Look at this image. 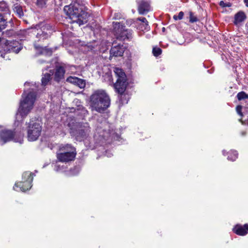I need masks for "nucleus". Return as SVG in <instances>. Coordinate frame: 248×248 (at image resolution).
Masks as SVG:
<instances>
[{
    "mask_svg": "<svg viewBox=\"0 0 248 248\" xmlns=\"http://www.w3.org/2000/svg\"><path fill=\"white\" fill-rule=\"evenodd\" d=\"M239 121L240 122H242L241 119H239Z\"/></svg>",
    "mask_w": 248,
    "mask_h": 248,
    "instance_id": "42",
    "label": "nucleus"
},
{
    "mask_svg": "<svg viewBox=\"0 0 248 248\" xmlns=\"http://www.w3.org/2000/svg\"><path fill=\"white\" fill-rule=\"evenodd\" d=\"M32 32L35 34L38 41L48 38L54 31V28L49 24L41 23L31 28Z\"/></svg>",
    "mask_w": 248,
    "mask_h": 248,
    "instance_id": "6",
    "label": "nucleus"
},
{
    "mask_svg": "<svg viewBox=\"0 0 248 248\" xmlns=\"http://www.w3.org/2000/svg\"><path fill=\"white\" fill-rule=\"evenodd\" d=\"M5 51L7 52H14L18 53L22 49V47L17 41H6L5 43Z\"/></svg>",
    "mask_w": 248,
    "mask_h": 248,
    "instance_id": "12",
    "label": "nucleus"
},
{
    "mask_svg": "<svg viewBox=\"0 0 248 248\" xmlns=\"http://www.w3.org/2000/svg\"><path fill=\"white\" fill-rule=\"evenodd\" d=\"M189 22L190 23H194L198 21L197 17L195 16L192 12H189Z\"/></svg>",
    "mask_w": 248,
    "mask_h": 248,
    "instance_id": "26",
    "label": "nucleus"
},
{
    "mask_svg": "<svg viewBox=\"0 0 248 248\" xmlns=\"http://www.w3.org/2000/svg\"><path fill=\"white\" fill-rule=\"evenodd\" d=\"M108 157H110V156H111V155H108Z\"/></svg>",
    "mask_w": 248,
    "mask_h": 248,
    "instance_id": "44",
    "label": "nucleus"
},
{
    "mask_svg": "<svg viewBox=\"0 0 248 248\" xmlns=\"http://www.w3.org/2000/svg\"><path fill=\"white\" fill-rule=\"evenodd\" d=\"M53 75V72L51 70L49 73L43 75L41 85L39 83L37 84L36 83L26 82L24 84L26 91L24 93H37L38 92L43 91L45 87L50 83Z\"/></svg>",
    "mask_w": 248,
    "mask_h": 248,
    "instance_id": "3",
    "label": "nucleus"
},
{
    "mask_svg": "<svg viewBox=\"0 0 248 248\" xmlns=\"http://www.w3.org/2000/svg\"><path fill=\"white\" fill-rule=\"evenodd\" d=\"M228 153V159L229 160L234 161L238 157V153L236 151L231 150Z\"/></svg>",
    "mask_w": 248,
    "mask_h": 248,
    "instance_id": "23",
    "label": "nucleus"
},
{
    "mask_svg": "<svg viewBox=\"0 0 248 248\" xmlns=\"http://www.w3.org/2000/svg\"><path fill=\"white\" fill-rule=\"evenodd\" d=\"M71 132L74 134V132L73 131H71Z\"/></svg>",
    "mask_w": 248,
    "mask_h": 248,
    "instance_id": "45",
    "label": "nucleus"
},
{
    "mask_svg": "<svg viewBox=\"0 0 248 248\" xmlns=\"http://www.w3.org/2000/svg\"><path fill=\"white\" fill-rule=\"evenodd\" d=\"M66 81L72 83L82 89L85 87V81L76 77L70 76L66 79Z\"/></svg>",
    "mask_w": 248,
    "mask_h": 248,
    "instance_id": "16",
    "label": "nucleus"
},
{
    "mask_svg": "<svg viewBox=\"0 0 248 248\" xmlns=\"http://www.w3.org/2000/svg\"><path fill=\"white\" fill-rule=\"evenodd\" d=\"M219 5L222 7H229L231 6V4L230 2H225L221 0L219 2Z\"/></svg>",
    "mask_w": 248,
    "mask_h": 248,
    "instance_id": "30",
    "label": "nucleus"
},
{
    "mask_svg": "<svg viewBox=\"0 0 248 248\" xmlns=\"http://www.w3.org/2000/svg\"><path fill=\"white\" fill-rule=\"evenodd\" d=\"M114 32L117 39L121 41H130L133 38V31L131 30L126 29L125 27L120 22H113Z\"/></svg>",
    "mask_w": 248,
    "mask_h": 248,
    "instance_id": "10",
    "label": "nucleus"
},
{
    "mask_svg": "<svg viewBox=\"0 0 248 248\" xmlns=\"http://www.w3.org/2000/svg\"><path fill=\"white\" fill-rule=\"evenodd\" d=\"M7 22L4 19L3 15L0 13V31L4 30L7 26Z\"/></svg>",
    "mask_w": 248,
    "mask_h": 248,
    "instance_id": "24",
    "label": "nucleus"
},
{
    "mask_svg": "<svg viewBox=\"0 0 248 248\" xmlns=\"http://www.w3.org/2000/svg\"><path fill=\"white\" fill-rule=\"evenodd\" d=\"M23 134H17L5 128L0 130V142L1 145L11 140L22 143L23 141Z\"/></svg>",
    "mask_w": 248,
    "mask_h": 248,
    "instance_id": "8",
    "label": "nucleus"
},
{
    "mask_svg": "<svg viewBox=\"0 0 248 248\" xmlns=\"http://www.w3.org/2000/svg\"><path fill=\"white\" fill-rule=\"evenodd\" d=\"M42 131V126L38 120H31L27 127V139L30 141L36 140L40 137Z\"/></svg>",
    "mask_w": 248,
    "mask_h": 248,
    "instance_id": "7",
    "label": "nucleus"
},
{
    "mask_svg": "<svg viewBox=\"0 0 248 248\" xmlns=\"http://www.w3.org/2000/svg\"><path fill=\"white\" fill-rule=\"evenodd\" d=\"M8 52H7L6 51H5V49H4V52H1V51H0V56L4 58V59H5L6 58V54L8 53Z\"/></svg>",
    "mask_w": 248,
    "mask_h": 248,
    "instance_id": "35",
    "label": "nucleus"
},
{
    "mask_svg": "<svg viewBox=\"0 0 248 248\" xmlns=\"http://www.w3.org/2000/svg\"><path fill=\"white\" fill-rule=\"evenodd\" d=\"M54 170L56 171H61L63 170L62 167H60V165L59 164L58 162H56L54 166Z\"/></svg>",
    "mask_w": 248,
    "mask_h": 248,
    "instance_id": "34",
    "label": "nucleus"
},
{
    "mask_svg": "<svg viewBox=\"0 0 248 248\" xmlns=\"http://www.w3.org/2000/svg\"><path fill=\"white\" fill-rule=\"evenodd\" d=\"M36 99L35 94H23L20 100L18 112L16 114V121L22 122L31 112Z\"/></svg>",
    "mask_w": 248,
    "mask_h": 248,
    "instance_id": "2",
    "label": "nucleus"
},
{
    "mask_svg": "<svg viewBox=\"0 0 248 248\" xmlns=\"http://www.w3.org/2000/svg\"><path fill=\"white\" fill-rule=\"evenodd\" d=\"M246 18V16L245 14L242 11L238 12L235 14L234 16V23L235 25H237L243 21H244Z\"/></svg>",
    "mask_w": 248,
    "mask_h": 248,
    "instance_id": "20",
    "label": "nucleus"
},
{
    "mask_svg": "<svg viewBox=\"0 0 248 248\" xmlns=\"http://www.w3.org/2000/svg\"><path fill=\"white\" fill-rule=\"evenodd\" d=\"M141 27H143V24L142 23H141L140 25L137 27V28L139 29V28H141Z\"/></svg>",
    "mask_w": 248,
    "mask_h": 248,
    "instance_id": "37",
    "label": "nucleus"
},
{
    "mask_svg": "<svg viewBox=\"0 0 248 248\" xmlns=\"http://www.w3.org/2000/svg\"><path fill=\"white\" fill-rule=\"evenodd\" d=\"M34 46L35 49L39 52V54H46L51 53V51L46 47H42L35 44Z\"/></svg>",
    "mask_w": 248,
    "mask_h": 248,
    "instance_id": "22",
    "label": "nucleus"
},
{
    "mask_svg": "<svg viewBox=\"0 0 248 248\" xmlns=\"http://www.w3.org/2000/svg\"><path fill=\"white\" fill-rule=\"evenodd\" d=\"M244 1L246 3V5L247 7H248V0H244Z\"/></svg>",
    "mask_w": 248,
    "mask_h": 248,
    "instance_id": "36",
    "label": "nucleus"
},
{
    "mask_svg": "<svg viewBox=\"0 0 248 248\" xmlns=\"http://www.w3.org/2000/svg\"><path fill=\"white\" fill-rule=\"evenodd\" d=\"M85 9L84 5L75 1L69 5L65 6L64 11L72 20V22H76L81 26L88 21L89 16Z\"/></svg>",
    "mask_w": 248,
    "mask_h": 248,
    "instance_id": "1",
    "label": "nucleus"
},
{
    "mask_svg": "<svg viewBox=\"0 0 248 248\" xmlns=\"http://www.w3.org/2000/svg\"><path fill=\"white\" fill-rule=\"evenodd\" d=\"M233 231L237 235L241 236L245 235L248 232V224H246L243 226L236 225L233 228Z\"/></svg>",
    "mask_w": 248,
    "mask_h": 248,
    "instance_id": "17",
    "label": "nucleus"
},
{
    "mask_svg": "<svg viewBox=\"0 0 248 248\" xmlns=\"http://www.w3.org/2000/svg\"><path fill=\"white\" fill-rule=\"evenodd\" d=\"M242 107L240 105H238L236 108V111L237 114L242 118L243 116V113L242 112Z\"/></svg>",
    "mask_w": 248,
    "mask_h": 248,
    "instance_id": "31",
    "label": "nucleus"
},
{
    "mask_svg": "<svg viewBox=\"0 0 248 248\" xmlns=\"http://www.w3.org/2000/svg\"><path fill=\"white\" fill-rule=\"evenodd\" d=\"M94 93H99L98 92H95Z\"/></svg>",
    "mask_w": 248,
    "mask_h": 248,
    "instance_id": "43",
    "label": "nucleus"
},
{
    "mask_svg": "<svg viewBox=\"0 0 248 248\" xmlns=\"http://www.w3.org/2000/svg\"><path fill=\"white\" fill-rule=\"evenodd\" d=\"M239 93H245L243 91H242V92H239Z\"/></svg>",
    "mask_w": 248,
    "mask_h": 248,
    "instance_id": "40",
    "label": "nucleus"
},
{
    "mask_svg": "<svg viewBox=\"0 0 248 248\" xmlns=\"http://www.w3.org/2000/svg\"><path fill=\"white\" fill-rule=\"evenodd\" d=\"M129 94H118V100L116 101L119 107L128 103L129 100Z\"/></svg>",
    "mask_w": 248,
    "mask_h": 248,
    "instance_id": "19",
    "label": "nucleus"
},
{
    "mask_svg": "<svg viewBox=\"0 0 248 248\" xmlns=\"http://www.w3.org/2000/svg\"><path fill=\"white\" fill-rule=\"evenodd\" d=\"M1 128V126H0V128Z\"/></svg>",
    "mask_w": 248,
    "mask_h": 248,
    "instance_id": "46",
    "label": "nucleus"
},
{
    "mask_svg": "<svg viewBox=\"0 0 248 248\" xmlns=\"http://www.w3.org/2000/svg\"><path fill=\"white\" fill-rule=\"evenodd\" d=\"M14 10L19 17H21L23 16V10L21 6L18 5H15Z\"/></svg>",
    "mask_w": 248,
    "mask_h": 248,
    "instance_id": "25",
    "label": "nucleus"
},
{
    "mask_svg": "<svg viewBox=\"0 0 248 248\" xmlns=\"http://www.w3.org/2000/svg\"><path fill=\"white\" fill-rule=\"evenodd\" d=\"M137 3L138 11L140 15H145L150 11V3L148 0H139Z\"/></svg>",
    "mask_w": 248,
    "mask_h": 248,
    "instance_id": "13",
    "label": "nucleus"
},
{
    "mask_svg": "<svg viewBox=\"0 0 248 248\" xmlns=\"http://www.w3.org/2000/svg\"><path fill=\"white\" fill-rule=\"evenodd\" d=\"M91 101L93 109L99 112H103L110 105V99L107 94H93Z\"/></svg>",
    "mask_w": 248,
    "mask_h": 248,
    "instance_id": "4",
    "label": "nucleus"
},
{
    "mask_svg": "<svg viewBox=\"0 0 248 248\" xmlns=\"http://www.w3.org/2000/svg\"><path fill=\"white\" fill-rule=\"evenodd\" d=\"M32 180V174L29 171L25 172L22 174V181L16 183L13 189L16 191H26L31 188Z\"/></svg>",
    "mask_w": 248,
    "mask_h": 248,
    "instance_id": "11",
    "label": "nucleus"
},
{
    "mask_svg": "<svg viewBox=\"0 0 248 248\" xmlns=\"http://www.w3.org/2000/svg\"><path fill=\"white\" fill-rule=\"evenodd\" d=\"M90 131L89 124H84L83 126L80 127L78 132L75 134L77 140L79 141L84 140L89 135Z\"/></svg>",
    "mask_w": 248,
    "mask_h": 248,
    "instance_id": "14",
    "label": "nucleus"
},
{
    "mask_svg": "<svg viewBox=\"0 0 248 248\" xmlns=\"http://www.w3.org/2000/svg\"><path fill=\"white\" fill-rule=\"evenodd\" d=\"M46 0H37V4L38 6L42 7L46 3Z\"/></svg>",
    "mask_w": 248,
    "mask_h": 248,
    "instance_id": "33",
    "label": "nucleus"
},
{
    "mask_svg": "<svg viewBox=\"0 0 248 248\" xmlns=\"http://www.w3.org/2000/svg\"><path fill=\"white\" fill-rule=\"evenodd\" d=\"M137 20H139L141 22V23L143 24V27H141V28H139V30L141 31L144 30H148L150 28V27L148 25V22L145 17H139L137 19Z\"/></svg>",
    "mask_w": 248,
    "mask_h": 248,
    "instance_id": "21",
    "label": "nucleus"
},
{
    "mask_svg": "<svg viewBox=\"0 0 248 248\" xmlns=\"http://www.w3.org/2000/svg\"><path fill=\"white\" fill-rule=\"evenodd\" d=\"M45 62V61H43V60H39V62L40 63H42Z\"/></svg>",
    "mask_w": 248,
    "mask_h": 248,
    "instance_id": "38",
    "label": "nucleus"
},
{
    "mask_svg": "<svg viewBox=\"0 0 248 248\" xmlns=\"http://www.w3.org/2000/svg\"><path fill=\"white\" fill-rule=\"evenodd\" d=\"M184 15V12L181 11L179 13L178 16L174 15L173 16V19L175 20H181L183 18Z\"/></svg>",
    "mask_w": 248,
    "mask_h": 248,
    "instance_id": "29",
    "label": "nucleus"
},
{
    "mask_svg": "<svg viewBox=\"0 0 248 248\" xmlns=\"http://www.w3.org/2000/svg\"><path fill=\"white\" fill-rule=\"evenodd\" d=\"M124 52V48L123 45L120 44L112 46L110 50V57H120L122 56Z\"/></svg>",
    "mask_w": 248,
    "mask_h": 248,
    "instance_id": "15",
    "label": "nucleus"
},
{
    "mask_svg": "<svg viewBox=\"0 0 248 248\" xmlns=\"http://www.w3.org/2000/svg\"><path fill=\"white\" fill-rule=\"evenodd\" d=\"M165 30V28H163L162 31H164Z\"/></svg>",
    "mask_w": 248,
    "mask_h": 248,
    "instance_id": "41",
    "label": "nucleus"
},
{
    "mask_svg": "<svg viewBox=\"0 0 248 248\" xmlns=\"http://www.w3.org/2000/svg\"><path fill=\"white\" fill-rule=\"evenodd\" d=\"M76 155V149L69 144L62 145L57 153L59 161L67 163L73 161Z\"/></svg>",
    "mask_w": 248,
    "mask_h": 248,
    "instance_id": "5",
    "label": "nucleus"
},
{
    "mask_svg": "<svg viewBox=\"0 0 248 248\" xmlns=\"http://www.w3.org/2000/svg\"><path fill=\"white\" fill-rule=\"evenodd\" d=\"M222 153L224 155H226V151L225 150L222 151Z\"/></svg>",
    "mask_w": 248,
    "mask_h": 248,
    "instance_id": "39",
    "label": "nucleus"
},
{
    "mask_svg": "<svg viewBox=\"0 0 248 248\" xmlns=\"http://www.w3.org/2000/svg\"><path fill=\"white\" fill-rule=\"evenodd\" d=\"M237 98L239 100L245 99L248 98L247 94H237Z\"/></svg>",
    "mask_w": 248,
    "mask_h": 248,
    "instance_id": "32",
    "label": "nucleus"
},
{
    "mask_svg": "<svg viewBox=\"0 0 248 248\" xmlns=\"http://www.w3.org/2000/svg\"><path fill=\"white\" fill-rule=\"evenodd\" d=\"M114 72L117 78V81L113 86L117 93H124L127 85V78L125 73L121 68L116 67Z\"/></svg>",
    "mask_w": 248,
    "mask_h": 248,
    "instance_id": "9",
    "label": "nucleus"
},
{
    "mask_svg": "<svg viewBox=\"0 0 248 248\" xmlns=\"http://www.w3.org/2000/svg\"><path fill=\"white\" fill-rule=\"evenodd\" d=\"M65 71L64 68L62 66H57L54 74V80L57 82L60 81L64 78Z\"/></svg>",
    "mask_w": 248,
    "mask_h": 248,
    "instance_id": "18",
    "label": "nucleus"
},
{
    "mask_svg": "<svg viewBox=\"0 0 248 248\" xmlns=\"http://www.w3.org/2000/svg\"><path fill=\"white\" fill-rule=\"evenodd\" d=\"M8 9L7 4L4 2H0V11H5Z\"/></svg>",
    "mask_w": 248,
    "mask_h": 248,
    "instance_id": "28",
    "label": "nucleus"
},
{
    "mask_svg": "<svg viewBox=\"0 0 248 248\" xmlns=\"http://www.w3.org/2000/svg\"><path fill=\"white\" fill-rule=\"evenodd\" d=\"M161 52L162 50L159 47H154L153 49V55L155 57H157L160 55L161 54Z\"/></svg>",
    "mask_w": 248,
    "mask_h": 248,
    "instance_id": "27",
    "label": "nucleus"
}]
</instances>
